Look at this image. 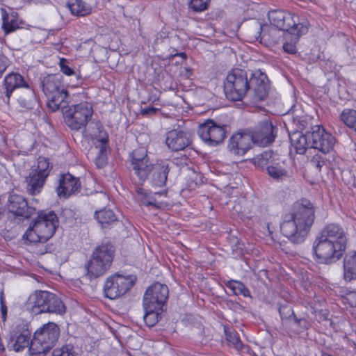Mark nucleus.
<instances>
[{
	"mask_svg": "<svg viewBox=\"0 0 356 356\" xmlns=\"http://www.w3.org/2000/svg\"><path fill=\"white\" fill-rule=\"evenodd\" d=\"M67 7L72 15L79 17L88 15L92 12V7L81 0H70Z\"/></svg>",
	"mask_w": 356,
	"mask_h": 356,
	"instance_id": "32",
	"label": "nucleus"
},
{
	"mask_svg": "<svg viewBox=\"0 0 356 356\" xmlns=\"http://www.w3.org/2000/svg\"><path fill=\"white\" fill-rule=\"evenodd\" d=\"M226 129V125H219L213 120L209 119L199 125L197 134L207 145L215 147L224 141Z\"/></svg>",
	"mask_w": 356,
	"mask_h": 356,
	"instance_id": "14",
	"label": "nucleus"
},
{
	"mask_svg": "<svg viewBox=\"0 0 356 356\" xmlns=\"http://www.w3.org/2000/svg\"><path fill=\"white\" fill-rule=\"evenodd\" d=\"M277 128L271 121L264 120L259 122L255 128L250 131L252 143L260 147H266L271 145L277 134Z\"/></svg>",
	"mask_w": 356,
	"mask_h": 356,
	"instance_id": "15",
	"label": "nucleus"
},
{
	"mask_svg": "<svg viewBox=\"0 0 356 356\" xmlns=\"http://www.w3.org/2000/svg\"><path fill=\"white\" fill-rule=\"evenodd\" d=\"M137 193H138V194H141V195H142V194H143V188H138V189H137Z\"/></svg>",
	"mask_w": 356,
	"mask_h": 356,
	"instance_id": "58",
	"label": "nucleus"
},
{
	"mask_svg": "<svg viewBox=\"0 0 356 356\" xmlns=\"http://www.w3.org/2000/svg\"><path fill=\"white\" fill-rule=\"evenodd\" d=\"M148 100H149V102H152V103H155L156 102L159 100V97L150 96V97H149Z\"/></svg>",
	"mask_w": 356,
	"mask_h": 356,
	"instance_id": "54",
	"label": "nucleus"
},
{
	"mask_svg": "<svg viewBox=\"0 0 356 356\" xmlns=\"http://www.w3.org/2000/svg\"><path fill=\"white\" fill-rule=\"evenodd\" d=\"M191 143V134L186 131L173 129L166 133L165 144L172 152L184 150Z\"/></svg>",
	"mask_w": 356,
	"mask_h": 356,
	"instance_id": "22",
	"label": "nucleus"
},
{
	"mask_svg": "<svg viewBox=\"0 0 356 356\" xmlns=\"http://www.w3.org/2000/svg\"><path fill=\"white\" fill-rule=\"evenodd\" d=\"M250 90L252 92L256 102L263 101L269 91L268 79L261 70H256L249 76Z\"/></svg>",
	"mask_w": 356,
	"mask_h": 356,
	"instance_id": "20",
	"label": "nucleus"
},
{
	"mask_svg": "<svg viewBox=\"0 0 356 356\" xmlns=\"http://www.w3.org/2000/svg\"><path fill=\"white\" fill-rule=\"evenodd\" d=\"M2 304H6L3 292L1 293V296H0V305H2Z\"/></svg>",
	"mask_w": 356,
	"mask_h": 356,
	"instance_id": "56",
	"label": "nucleus"
},
{
	"mask_svg": "<svg viewBox=\"0 0 356 356\" xmlns=\"http://www.w3.org/2000/svg\"><path fill=\"white\" fill-rule=\"evenodd\" d=\"M343 277L346 281L356 279V250L347 254L343 259Z\"/></svg>",
	"mask_w": 356,
	"mask_h": 356,
	"instance_id": "29",
	"label": "nucleus"
},
{
	"mask_svg": "<svg viewBox=\"0 0 356 356\" xmlns=\"http://www.w3.org/2000/svg\"><path fill=\"white\" fill-rule=\"evenodd\" d=\"M347 237L343 227L337 223L325 225L316 236L312 246L315 260L322 264H332L343 257Z\"/></svg>",
	"mask_w": 356,
	"mask_h": 356,
	"instance_id": "1",
	"label": "nucleus"
},
{
	"mask_svg": "<svg viewBox=\"0 0 356 356\" xmlns=\"http://www.w3.org/2000/svg\"><path fill=\"white\" fill-rule=\"evenodd\" d=\"M80 189L81 182L78 177H75L70 173L60 175L59 184L56 188L57 194L60 197L67 198L79 192Z\"/></svg>",
	"mask_w": 356,
	"mask_h": 356,
	"instance_id": "25",
	"label": "nucleus"
},
{
	"mask_svg": "<svg viewBox=\"0 0 356 356\" xmlns=\"http://www.w3.org/2000/svg\"><path fill=\"white\" fill-rule=\"evenodd\" d=\"M115 248L111 242L103 243L94 250L90 259L86 264V275L90 279L102 276L111 266Z\"/></svg>",
	"mask_w": 356,
	"mask_h": 356,
	"instance_id": "5",
	"label": "nucleus"
},
{
	"mask_svg": "<svg viewBox=\"0 0 356 356\" xmlns=\"http://www.w3.org/2000/svg\"><path fill=\"white\" fill-rule=\"evenodd\" d=\"M67 125L72 129L79 130L85 128L90 120L93 109L90 103L87 102L73 105L67 109H61Z\"/></svg>",
	"mask_w": 356,
	"mask_h": 356,
	"instance_id": "9",
	"label": "nucleus"
},
{
	"mask_svg": "<svg viewBox=\"0 0 356 356\" xmlns=\"http://www.w3.org/2000/svg\"><path fill=\"white\" fill-rule=\"evenodd\" d=\"M154 165L145 147L137 148L130 154V170L138 178L139 184H143L147 180Z\"/></svg>",
	"mask_w": 356,
	"mask_h": 356,
	"instance_id": "11",
	"label": "nucleus"
},
{
	"mask_svg": "<svg viewBox=\"0 0 356 356\" xmlns=\"http://www.w3.org/2000/svg\"><path fill=\"white\" fill-rule=\"evenodd\" d=\"M161 113V109L154 106H147L140 108V114L146 118H152L158 115Z\"/></svg>",
	"mask_w": 356,
	"mask_h": 356,
	"instance_id": "47",
	"label": "nucleus"
},
{
	"mask_svg": "<svg viewBox=\"0 0 356 356\" xmlns=\"http://www.w3.org/2000/svg\"><path fill=\"white\" fill-rule=\"evenodd\" d=\"M145 315L144 321L148 327L154 326L158 321L163 309L148 307L147 305H143Z\"/></svg>",
	"mask_w": 356,
	"mask_h": 356,
	"instance_id": "37",
	"label": "nucleus"
},
{
	"mask_svg": "<svg viewBox=\"0 0 356 356\" xmlns=\"http://www.w3.org/2000/svg\"><path fill=\"white\" fill-rule=\"evenodd\" d=\"M98 135L93 134V143L97 148L99 149L97 155L95 159V163L98 168H103L107 163L106 149L108 144V136L102 125L99 123L96 124Z\"/></svg>",
	"mask_w": 356,
	"mask_h": 356,
	"instance_id": "21",
	"label": "nucleus"
},
{
	"mask_svg": "<svg viewBox=\"0 0 356 356\" xmlns=\"http://www.w3.org/2000/svg\"><path fill=\"white\" fill-rule=\"evenodd\" d=\"M271 25L283 31H294L299 27V32L307 33L309 22L305 16H300L284 10H272L268 14Z\"/></svg>",
	"mask_w": 356,
	"mask_h": 356,
	"instance_id": "7",
	"label": "nucleus"
},
{
	"mask_svg": "<svg viewBox=\"0 0 356 356\" xmlns=\"http://www.w3.org/2000/svg\"><path fill=\"white\" fill-rule=\"evenodd\" d=\"M41 88L48 98L47 106L52 111L66 108L69 102V93L65 88L62 76L48 74L41 81Z\"/></svg>",
	"mask_w": 356,
	"mask_h": 356,
	"instance_id": "3",
	"label": "nucleus"
},
{
	"mask_svg": "<svg viewBox=\"0 0 356 356\" xmlns=\"http://www.w3.org/2000/svg\"><path fill=\"white\" fill-rule=\"evenodd\" d=\"M141 202L143 205L145 206H155V207H157L156 206V202L155 200H146L145 198L141 200Z\"/></svg>",
	"mask_w": 356,
	"mask_h": 356,
	"instance_id": "53",
	"label": "nucleus"
},
{
	"mask_svg": "<svg viewBox=\"0 0 356 356\" xmlns=\"http://www.w3.org/2000/svg\"><path fill=\"white\" fill-rule=\"evenodd\" d=\"M252 143L250 133H236L229 138L227 147L232 154L243 156L252 147Z\"/></svg>",
	"mask_w": 356,
	"mask_h": 356,
	"instance_id": "26",
	"label": "nucleus"
},
{
	"mask_svg": "<svg viewBox=\"0 0 356 356\" xmlns=\"http://www.w3.org/2000/svg\"><path fill=\"white\" fill-rule=\"evenodd\" d=\"M210 0H190L188 7L195 12L205 10L209 6Z\"/></svg>",
	"mask_w": 356,
	"mask_h": 356,
	"instance_id": "43",
	"label": "nucleus"
},
{
	"mask_svg": "<svg viewBox=\"0 0 356 356\" xmlns=\"http://www.w3.org/2000/svg\"><path fill=\"white\" fill-rule=\"evenodd\" d=\"M202 178L201 175L193 173V176L189 179L191 181L188 184L187 190L190 191H195L197 187L203 183Z\"/></svg>",
	"mask_w": 356,
	"mask_h": 356,
	"instance_id": "45",
	"label": "nucleus"
},
{
	"mask_svg": "<svg viewBox=\"0 0 356 356\" xmlns=\"http://www.w3.org/2000/svg\"><path fill=\"white\" fill-rule=\"evenodd\" d=\"M60 335V328L57 324L49 322L37 330L31 341L29 352L31 356L44 355L56 344Z\"/></svg>",
	"mask_w": 356,
	"mask_h": 356,
	"instance_id": "6",
	"label": "nucleus"
},
{
	"mask_svg": "<svg viewBox=\"0 0 356 356\" xmlns=\"http://www.w3.org/2000/svg\"><path fill=\"white\" fill-rule=\"evenodd\" d=\"M38 231L35 226L31 222L30 226L22 236L24 243L26 245H29L46 243L45 241L42 238V236Z\"/></svg>",
	"mask_w": 356,
	"mask_h": 356,
	"instance_id": "33",
	"label": "nucleus"
},
{
	"mask_svg": "<svg viewBox=\"0 0 356 356\" xmlns=\"http://www.w3.org/2000/svg\"><path fill=\"white\" fill-rule=\"evenodd\" d=\"M325 163V160L318 155H315L311 160V164L318 171H321V168L324 165Z\"/></svg>",
	"mask_w": 356,
	"mask_h": 356,
	"instance_id": "49",
	"label": "nucleus"
},
{
	"mask_svg": "<svg viewBox=\"0 0 356 356\" xmlns=\"http://www.w3.org/2000/svg\"><path fill=\"white\" fill-rule=\"evenodd\" d=\"M29 84L24 77L19 73L11 72L8 74L3 79L1 92L6 97V102L8 103L13 92L19 88H29Z\"/></svg>",
	"mask_w": 356,
	"mask_h": 356,
	"instance_id": "24",
	"label": "nucleus"
},
{
	"mask_svg": "<svg viewBox=\"0 0 356 356\" xmlns=\"http://www.w3.org/2000/svg\"><path fill=\"white\" fill-rule=\"evenodd\" d=\"M51 168L47 158L40 156L38 159L36 168L26 177V191L29 194L35 195L41 192Z\"/></svg>",
	"mask_w": 356,
	"mask_h": 356,
	"instance_id": "10",
	"label": "nucleus"
},
{
	"mask_svg": "<svg viewBox=\"0 0 356 356\" xmlns=\"http://www.w3.org/2000/svg\"><path fill=\"white\" fill-rule=\"evenodd\" d=\"M225 334L226 341L229 346H232L236 350H241L243 348V343L235 330H230L225 327Z\"/></svg>",
	"mask_w": 356,
	"mask_h": 356,
	"instance_id": "41",
	"label": "nucleus"
},
{
	"mask_svg": "<svg viewBox=\"0 0 356 356\" xmlns=\"http://www.w3.org/2000/svg\"><path fill=\"white\" fill-rule=\"evenodd\" d=\"M346 299L352 307H356V291H350Z\"/></svg>",
	"mask_w": 356,
	"mask_h": 356,
	"instance_id": "51",
	"label": "nucleus"
},
{
	"mask_svg": "<svg viewBox=\"0 0 356 356\" xmlns=\"http://www.w3.org/2000/svg\"><path fill=\"white\" fill-rule=\"evenodd\" d=\"M32 222L45 242L53 236L58 226V219L54 211L40 212L37 218Z\"/></svg>",
	"mask_w": 356,
	"mask_h": 356,
	"instance_id": "18",
	"label": "nucleus"
},
{
	"mask_svg": "<svg viewBox=\"0 0 356 356\" xmlns=\"http://www.w3.org/2000/svg\"><path fill=\"white\" fill-rule=\"evenodd\" d=\"M27 306L32 313H42L63 315L66 312V307L62 300L55 293L42 290L33 292L27 300Z\"/></svg>",
	"mask_w": 356,
	"mask_h": 356,
	"instance_id": "4",
	"label": "nucleus"
},
{
	"mask_svg": "<svg viewBox=\"0 0 356 356\" xmlns=\"http://www.w3.org/2000/svg\"><path fill=\"white\" fill-rule=\"evenodd\" d=\"M169 290L167 285L156 282L149 286L143 296V305L162 309L168 298Z\"/></svg>",
	"mask_w": 356,
	"mask_h": 356,
	"instance_id": "17",
	"label": "nucleus"
},
{
	"mask_svg": "<svg viewBox=\"0 0 356 356\" xmlns=\"http://www.w3.org/2000/svg\"><path fill=\"white\" fill-rule=\"evenodd\" d=\"M299 32V27L294 31H289L286 35V41L283 44V49L285 52L290 54H295L297 53L296 44L299 41L300 38L305 35Z\"/></svg>",
	"mask_w": 356,
	"mask_h": 356,
	"instance_id": "30",
	"label": "nucleus"
},
{
	"mask_svg": "<svg viewBox=\"0 0 356 356\" xmlns=\"http://www.w3.org/2000/svg\"><path fill=\"white\" fill-rule=\"evenodd\" d=\"M9 65V60L0 52V78Z\"/></svg>",
	"mask_w": 356,
	"mask_h": 356,
	"instance_id": "50",
	"label": "nucleus"
},
{
	"mask_svg": "<svg viewBox=\"0 0 356 356\" xmlns=\"http://www.w3.org/2000/svg\"><path fill=\"white\" fill-rule=\"evenodd\" d=\"M31 331L26 323H16L6 338V346L9 350L21 352L31 346Z\"/></svg>",
	"mask_w": 356,
	"mask_h": 356,
	"instance_id": "12",
	"label": "nucleus"
},
{
	"mask_svg": "<svg viewBox=\"0 0 356 356\" xmlns=\"http://www.w3.org/2000/svg\"><path fill=\"white\" fill-rule=\"evenodd\" d=\"M74 353L73 347L67 345L60 348L54 349L52 356H74Z\"/></svg>",
	"mask_w": 356,
	"mask_h": 356,
	"instance_id": "46",
	"label": "nucleus"
},
{
	"mask_svg": "<svg viewBox=\"0 0 356 356\" xmlns=\"http://www.w3.org/2000/svg\"><path fill=\"white\" fill-rule=\"evenodd\" d=\"M226 286L228 289L232 291L234 295H242L244 297L250 296V290L245 286L243 282L240 281L233 280H229L226 284Z\"/></svg>",
	"mask_w": 356,
	"mask_h": 356,
	"instance_id": "39",
	"label": "nucleus"
},
{
	"mask_svg": "<svg viewBox=\"0 0 356 356\" xmlns=\"http://www.w3.org/2000/svg\"><path fill=\"white\" fill-rule=\"evenodd\" d=\"M170 171L169 163L165 160L157 161L152 170L150 183L153 187L161 188L165 186Z\"/></svg>",
	"mask_w": 356,
	"mask_h": 356,
	"instance_id": "27",
	"label": "nucleus"
},
{
	"mask_svg": "<svg viewBox=\"0 0 356 356\" xmlns=\"http://www.w3.org/2000/svg\"><path fill=\"white\" fill-rule=\"evenodd\" d=\"M134 284V280L131 276L115 273L106 280L104 293L106 298L115 300L125 294Z\"/></svg>",
	"mask_w": 356,
	"mask_h": 356,
	"instance_id": "13",
	"label": "nucleus"
},
{
	"mask_svg": "<svg viewBox=\"0 0 356 356\" xmlns=\"http://www.w3.org/2000/svg\"><path fill=\"white\" fill-rule=\"evenodd\" d=\"M18 23L17 15L13 13L8 14L5 9H2V29L5 34H9L17 29H19Z\"/></svg>",
	"mask_w": 356,
	"mask_h": 356,
	"instance_id": "31",
	"label": "nucleus"
},
{
	"mask_svg": "<svg viewBox=\"0 0 356 356\" xmlns=\"http://www.w3.org/2000/svg\"><path fill=\"white\" fill-rule=\"evenodd\" d=\"M7 312L8 308L6 304L1 305V319L3 321H6V316H7Z\"/></svg>",
	"mask_w": 356,
	"mask_h": 356,
	"instance_id": "52",
	"label": "nucleus"
},
{
	"mask_svg": "<svg viewBox=\"0 0 356 356\" xmlns=\"http://www.w3.org/2000/svg\"><path fill=\"white\" fill-rule=\"evenodd\" d=\"M308 136L309 131L305 134L294 131L289 135L291 145L297 154H304L308 148H311L310 138Z\"/></svg>",
	"mask_w": 356,
	"mask_h": 356,
	"instance_id": "28",
	"label": "nucleus"
},
{
	"mask_svg": "<svg viewBox=\"0 0 356 356\" xmlns=\"http://www.w3.org/2000/svg\"><path fill=\"white\" fill-rule=\"evenodd\" d=\"M60 71L65 75L71 76L75 74L74 69L69 66V62L67 59L62 58L59 61Z\"/></svg>",
	"mask_w": 356,
	"mask_h": 356,
	"instance_id": "48",
	"label": "nucleus"
},
{
	"mask_svg": "<svg viewBox=\"0 0 356 356\" xmlns=\"http://www.w3.org/2000/svg\"><path fill=\"white\" fill-rule=\"evenodd\" d=\"M248 37L249 42L259 41L262 42V40L271 43H277L278 38L275 36L278 31L268 26L262 24L259 21H254L248 29Z\"/></svg>",
	"mask_w": 356,
	"mask_h": 356,
	"instance_id": "19",
	"label": "nucleus"
},
{
	"mask_svg": "<svg viewBox=\"0 0 356 356\" xmlns=\"http://www.w3.org/2000/svg\"><path fill=\"white\" fill-rule=\"evenodd\" d=\"M279 313L282 321H293V316H296L292 307L289 304L282 305L279 307Z\"/></svg>",
	"mask_w": 356,
	"mask_h": 356,
	"instance_id": "42",
	"label": "nucleus"
},
{
	"mask_svg": "<svg viewBox=\"0 0 356 356\" xmlns=\"http://www.w3.org/2000/svg\"><path fill=\"white\" fill-rule=\"evenodd\" d=\"M249 90V76L246 70L234 68L227 73L224 81V91L228 99L241 101Z\"/></svg>",
	"mask_w": 356,
	"mask_h": 356,
	"instance_id": "8",
	"label": "nucleus"
},
{
	"mask_svg": "<svg viewBox=\"0 0 356 356\" xmlns=\"http://www.w3.org/2000/svg\"><path fill=\"white\" fill-rule=\"evenodd\" d=\"M321 356H334V355H332L330 353H327L325 351L322 350L321 352Z\"/></svg>",
	"mask_w": 356,
	"mask_h": 356,
	"instance_id": "57",
	"label": "nucleus"
},
{
	"mask_svg": "<svg viewBox=\"0 0 356 356\" xmlns=\"http://www.w3.org/2000/svg\"><path fill=\"white\" fill-rule=\"evenodd\" d=\"M17 102L20 107L31 110L33 108L35 102V95L34 90L33 88L29 86V88H26V92L25 95H21L17 98Z\"/></svg>",
	"mask_w": 356,
	"mask_h": 356,
	"instance_id": "36",
	"label": "nucleus"
},
{
	"mask_svg": "<svg viewBox=\"0 0 356 356\" xmlns=\"http://www.w3.org/2000/svg\"><path fill=\"white\" fill-rule=\"evenodd\" d=\"M315 208L307 199H302L293 205L292 213L285 217L280 225L282 234L291 243H303L314 222Z\"/></svg>",
	"mask_w": 356,
	"mask_h": 356,
	"instance_id": "2",
	"label": "nucleus"
},
{
	"mask_svg": "<svg viewBox=\"0 0 356 356\" xmlns=\"http://www.w3.org/2000/svg\"><path fill=\"white\" fill-rule=\"evenodd\" d=\"M268 175L275 180L284 181L290 178L289 171L280 163L275 161L272 165L267 167Z\"/></svg>",
	"mask_w": 356,
	"mask_h": 356,
	"instance_id": "34",
	"label": "nucleus"
},
{
	"mask_svg": "<svg viewBox=\"0 0 356 356\" xmlns=\"http://www.w3.org/2000/svg\"><path fill=\"white\" fill-rule=\"evenodd\" d=\"M95 218L102 225V227H106L117 221V216L113 211L106 208L96 211Z\"/></svg>",
	"mask_w": 356,
	"mask_h": 356,
	"instance_id": "35",
	"label": "nucleus"
},
{
	"mask_svg": "<svg viewBox=\"0 0 356 356\" xmlns=\"http://www.w3.org/2000/svg\"><path fill=\"white\" fill-rule=\"evenodd\" d=\"M293 323L296 325V333H300L309 328V324L305 318H298L296 316H293L292 321Z\"/></svg>",
	"mask_w": 356,
	"mask_h": 356,
	"instance_id": "44",
	"label": "nucleus"
},
{
	"mask_svg": "<svg viewBox=\"0 0 356 356\" xmlns=\"http://www.w3.org/2000/svg\"><path fill=\"white\" fill-rule=\"evenodd\" d=\"M340 119L348 127L356 131V110L344 109L340 115Z\"/></svg>",
	"mask_w": 356,
	"mask_h": 356,
	"instance_id": "40",
	"label": "nucleus"
},
{
	"mask_svg": "<svg viewBox=\"0 0 356 356\" xmlns=\"http://www.w3.org/2000/svg\"><path fill=\"white\" fill-rule=\"evenodd\" d=\"M311 148L318 149L323 154L331 152L336 143L334 137L319 125L314 126L309 130Z\"/></svg>",
	"mask_w": 356,
	"mask_h": 356,
	"instance_id": "16",
	"label": "nucleus"
},
{
	"mask_svg": "<svg viewBox=\"0 0 356 356\" xmlns=\"http://www.w3.org/2000/svg\"><path fill=\"white\" fill-rule=\"evenodd\" d=\"M7 208L14 215L26 218H29L35 211L33 207L28 205L26 198L23 195L18 194H11L9 195Z\"/></svg>",
	"mask_w": 356,
	"mask_h": 356,
	"instance_id": "23",
	"label": "nucleus"
},
{
	"mask_svg": "<svg viewBox=\"0 0 356 356\" xmlns=\"http://www.w3.org/2000/svg\"><path fill=\"white\" fill-rule=\"evenodd\" d=\"M275 159L271 151H265L253 159V163L256 166L266 168V170L267 167L272 165Z\"/></svg>",
	"mask_w": 356,
	"mask_h": 356,
	"instance_id": "38",
	"label": "nucleus"
},
{
	"mask_svg": "<svg viewBox=\"0 0 356 356\" xmlns=\"http://www.w3.org/2000/svg\"><path fill=\"white\" fill-rule=\"evenodd\" d=\"M176 56L181 57L184 59H186L187 58L186 54L184 52H180L179 54H177Z\"/></svg>",
	"mask_w": 356,
	"mask_h": 356,
	"instance_id": "55",
	"label": "nucleus"
}]
</instances>
